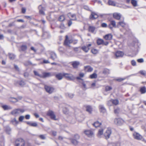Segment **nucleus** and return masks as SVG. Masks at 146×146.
Returning <instances> with one entry per match:
<instances>
[{"label": "nucleus", "instance_id": "obj_12", "mask_svg": "<svg viewBox=\"0 0 146 146\" xmlns=\"http://www.w3.org/2000/svg\"><path fill=\"white\" fill-rule=\"evenodd\" d=\"M108 27L111 30H112L113 27H116V22L114 21H111L110 22V23L108 26Z\"/></svg>", "mask_w": 146, "mask_h": 146}, {"label": "nucleus", "instance_id": "obj_33", "mask_svg": "<svg viewBox=\"0 0 146 146\" xmlns=\"http://www.w3.org/2000/svg\"><path fill=\"white\" fill-rule=\"evenodd\" d=\"M79 64L80 63L78 61H75L73 62L72 65L74 68H76L78 67Z\"/></svg>", "mask_w": 146, "mask_h": 146}, {"label": "nucleus", "instance_id": "obj_43", "mask_svg": "<svg viewBox=\"0 0 146 146\" xmlns=\"http://www.w3.org/2000/svg\"><path fill=\"white\" fill-rule=\"evenodd\" d=\"M5 129L7 133L8 134H9L10 133L11 130L9 127H6Z\"/></svg>", "mask_w": 146, "mask_h": 146}, {"label": "nucleus", "instance_id": "obj_23", "mask_svg": "<svg viewBox=\"0 0 146 146\" xmlns=\"http://www.w3.org/2000/svg\"><path fill=\"white\" fill-rule=\"evenodd\" d=\"M63 76V73H59L56 75V78L59 80H62Z\"/></svg>", "mask_w": 146, "mask_h": 146}, {"label": "nucleus", "instance_id": "obj_48", "mask_svg": "<svg viewBox=\"0 0 146 146\" xmlns=\"http://www.w3.org/2000/svg\"><path fill=\"white\" fill-rule=\"evenodd\" d=\"M112 89V88L108 86H106L105 88V90L106 91H108Z\"/></svg>", "mask_w": 146, "mask_h": 146}, {"label": "nucleus", "instance_id": "obj_27", "mask_svg": "<svg viewBox=\"0 0 146 146\" xmlns=\"http://www.w3.org/2000/svg\"><path fill=\"white\" fill-rule=\"evenodd\" d=\"M65 95L67 98H73L74 94L73 93L68 92L65 94Z\"/></svg>", "mask_w": 146, "mask_h": 146}, {"label": "nucleus", "instance_id": "obj_13", "mask_svg": "<svg viewBox=\"0 0 146 146\" xmlns=\"http://www.w3.org/2000/svg\"><path fill=\"white\" fill-rule=\"evenodd\" d=\"M86 45L87 46H83L82 48V50L86 52H88L89 50L90 49L89 47L92 46V44L89 43L88 44H87Z\"/></svg>", "mask_w": 146, "mask_h": 146}, {"label": "nucleus", "instance_id": "obj_63", "mask_svg": "<svg viewBox=\"0 0 146 146\" xmlns=\"http://www.w3.org/2000/svg\"><path fill=\"white\" fill-rule=\"evenodd\" d=\"M84 74L83 73H80L79 74V76L80 77L82 78L84 77Z\"/></svg>", "mask_w": 146, "mask_h": 146}, {"label": "nucleus", "instance_id": "obj_42", "mask_svg": "<svg viewBox=\"0 0 146 146\" xmlns=\"http://www.w3.org/2000/svg\"><path fill=\"white\" fill-rule=\"evenodd\" d=\"M81 84H82L83 88L84 89H86L87 88L86 87V84L85 82H84L83 80H82Z\"/></svg>", "mask_w": 146, "mask_h": 146}, {"label": "nucleus", "instance_id": "obj_45", "mask_svg": "<svg viewBox=\"0 0 146 146\" xmlns=\"http://www.w3.org/2000/svg\"><path fill=\"white\" fill-rule=\"evenodd\" d=\"M38 137L41 139H46L45 135H38Z\"/></svg>", "mask_w": 146, "mask_h": 146}, {"label": "nucleus", "instance_id": "obj_15", "mask_svg": "<svg viewBox=\"0 0 146 146\" xmlns=\"http://www.w3.org/2000/svg\"><path fill=\"white\" fill-rule=\"evenodd\" d=\"M68 37L66 35V39L64 41V44L65 45L69 46V44L72 42L73 40L72 39L68 40Z\"/></svg>", "mask_w": 146, "mask_h": 146}, {"label": "nucleus", "instance_id": "obj_39", "mask_svg": "<svg viewBox=\"0 0 146 146\" xmlns=\"http://www.w3.org/2000/svg\"><path fill=\"white\" fill-rule=\"evenodd\" d=\"M97 77V74L95 73H94L92 74L91 75L90 77L91 79H94L96 78Z\"/></svg>", "mask_w": 146, "mask_h": 146}, {"label": "nucleus", "instance_id": "obj_64", "mask_svg": "<svg viewBox=\"0 0 146 146\" xmlns=\"http://www.w3.org/2000/svg\"><path fill=\"white\" fill-rule=\"evenodd\" d=\"M25 146H31V144L29 143H26Z\"/></svg>", "mask_w": 146, "mask_h": 146}, {"label": "nucleus", "instance_id": "obj_17", "mask_svg": "<svg viewBox=\"0 0 146 146\" xmlns=\"http://www.w3.org/2000/svg\"><path fill=\"white\" fill-rule=\"evenodd\" d=\"M38 9L39 10V13L40 14L44 15V11L45 10V8L42 7L41 5H40L38 6Z\"/></svg>", "mask_w": 146, "mask_h": 146}, {"label": "nucleus", "instance_id": "obj_53", "mask_svg": "<svg viewBox=\"0 0 146 146\" xmlns=\"http://www.w3.org/2000/svg\"><path fill=\"white\" fill-rule=\"evenodd\" d=\"M101 26L105 28L107 27V25L106 23H103L101 24Z\"/></svg>", "mask_w": 146, "mask_h": 146}, {"label": "nucleus", "instance_id": "obj_34", "mask_svg": "<svg viewBox=\"0 0 146 146\" xmlns=\"http://www.w3.org/2000/svg\"><path fill=\"white\" fill-rule=\"evenodd\" d=\"M93 125L96 127H99L101 125V123H100L98 121H96L93 124Z\"/></svg>", "mask_w": 146, "mask_h": 146}, {"label": "nucleus", "instance_id": "obj_25", "mask_svg": "<svg viewBox=\"0 0 146 146\" xmlns=\"http://www.w3.org/2000/svg\"><path fill=\"white\" fill-rule=\"evenodd\" d=\"M42 77L41 78H46L49 77L51 76V74L50 72H44L43 73Z\"/></svg>", "mask_w": 146, "mask_h": 146}, {"label": "nucleus", "instance_id": "obj_56", "mask_svg": "<svg viewBox=\"0 0 146 146\" xmlns=\"http://www.w3.org/2000/svg\"><path fill=\"white\" fill-rule=\"evenodd\" d=\"M126 78H119V79H117V80L118 81H119V82H121V81L125 79Z\"/></svg>", "mask_w": 146, "mask_h": 146}, {"label": "nucleus", "instance_id": "obj_38", "mask_svg": "<svg viewBox=\"0 0 146 146\" xmlns=\"http://www.w3.org/2000/svg\"><path fill=\"white\" fill-rule=\"evenodd\" d=\"M140 91L142 94L145 93L146 92V89L145 87H143L140 88Z\"/></svg>", "mask_w": 146, "mask_h": 146}, {"label": "nucleus", "instance_id": "obj_19", "mask_svg": "<svg viewBox=\"0 0 146 146\" xmlns=\"http://www.w3.org/2000/svg\"><path fill=\"white\" fill-rule=\"evenodd\" d=\"M104 129L105 127H102L99 129L97 135L98 137H101V135H103V130Z\"/></svg>", "mask_w": 146, "mask_h": 146}, {"label": "nucleus", "instance_id": "obj_30", "mask_svg": "<svg viewBox=\"0 0 146 146\" xmlns=\"http://www.w3.org/2000/svg\"><path fill=\"white\" fill-rule=\"evenodd\" d=\"M108 3L109 5L113 6H115L116 5V3L115 2L111 0H108Z\"/></svg>", "mask_w": 146, "mask_h": 146}, {"label": "nucleus", "instance_id": "obj_37", "mask_svg": "<svg viewBox=\"0 0 146 146\" xmlns=\"http://www.w3.org/2000/svg\"><path fill=\"white\" fill-rule=\"evenodd\" d=\"M131 2L133 6L135 7L137 6V1L135 0H131Z\"/></svg>", "mask_w": 146, "mask_h": 146}, {"label": "nucleus", "instance_id": "obj_61", "mask_svg": "<svg viewBox=\"0 0 146 146\" xmlns=\"http://www.w3.org/2000/svg\"><path fill=\"white\" fill-rule=\"evenodd\" d=\"M43 63L45 64H47L50 63V62L48 60H44L43 61Z\"/></svg>", "mask_w": 146, "mask_h": 146}, {"label": "nucleus", "instance_id": "obj_20", "mask_svg": "<svg viewBox=\"0 0 146 146\" xmlns=\"http://www.w3.org/2000/svg\"><path fill=\"white\" fill-rule=\"evenodd\" d=\"M113 16L114 18L119 20L121 18V15L119 13H115L113 14Z\"/></svg>", "mask_w": 146, "mask_h": 146}, {"label": "nucleus", "instance_id": "obj_62", "mask_svg": "<svg viewBox=\"0 0 146 146\" xmlns=\"http://www.w3.org/2000/svg\"><path fill=\"white\" fill-rule=\"evenodd\" d=\"M25 118L27 119H29L30 118V116L29 115H27L25 116Z\"/></svg>", "mask_w": 146, "mask_h": 146}, {"label": "nucleus", "instance_id": "obj_4", "mask_svg": "<svg viewBox=\"0 0 146 146\" xmlns=\"http://www.w3.org/2000/svg\"><path fill=\"white\" fill-rule=\"evenodd\" d=\"M111 133V129L110 128H108L104 134V135L107 139L109 138Z\"/></svg>", "mask_w": 146, "mask_h": 146}, {"label": "nucleus", "instance_id": "obj_3", "mask_svg": "<svg viewBox=\"0 0 146 146\" xmlns=\"http://www.w3.org/2000/svg\"><path fill=\"white\" fill-rule=\"evenodd\" d=\"M84 134L88 137H92L94 135V134L93 131L91 130H86L84 131Z\"/></svg>", "mask_w": 146, "mask_h": 146}, {"label": "nucleus", "instance_id": "obj_1", "mask_svg": "<svg viewBox=\"0 0 146 146\" xmlns=\"http://www.w3.org/2000/svg\"><path fill=\"white\" fill-rule=\"evenodd\" d=\"M23 109H17L13 110L10 113V114L14 116H16L20 114V113H23L25 111Z\"/></svg>", "mask_w": 146, "mask_h": 146}, {"label": "nucleus", "instance_id": "obj_11", "mask_svg": "<svg viewBox=\"0 0 146 146\" xmlns=\"http://www.w3.org/2000/svg\"><path fill=\"white\" fill-rule=\"evenodd\" d=\"M114 122L115 124L117 125H120L123 123V121L120 118H116L114 120Z\"/></svg>", "mask_w": 146, "mask_h": 146}, {"label": "nucleus", "instance_id": "obj_5", "mask_svg": "<svg viewBox=\"0 0 146 146\" xmlns=\"http://www.w3.org/2000/svg\"><path fill=\"white\" fill-rule=\"evenodd\" d=\"M44 88L46 92L49 94L52 93L54 90V88L50 86L46 85Z\"/></svg>", "mask_w": 146, "mask_h": 146}, {"label": "nucleus", "instance_id": "obj_18", "mask_svg": "<svg viewBox=\"0 0 146 146\" xmlns=\"http://www.w3.org/2000/svg\"><path fill=\"white\" fill-rule=\"evenodd\" d=\"M100 111L101 113H105L106 112V110L103 105H100L99 106Z\"/></svg>", "mask_w": 146, "mask_h": 146}, {"label": "nucleus", "instance_id": "obj_2", "mask_svg": "<svg viewBox=\"0 0 146 146\" xmlns=\"http://www.w3.org/2000/svg\"><path fill=\"white\" fill-rule=\"evenodd\" d=\"M16 146H25L26 143L25 141L22 138H18L15 141Z\"/></svg>", "mask_w": 146, "mask_h": 146}, {"label": "nucleus", "instance_id": "obj_50", "mask_svg": "<svg viewBox=\"0 0 146 146\" xmlns=\"http://www.w3.org/2000/svg\"><path fill=\"white\" fill-rule=\"evenodd\" d=\"M114 113L117 114L119 113V108H117L115 109L114 110Z\"/></svg>", "mask_w": 146, "mask_h": 146}, {"label": "nucleus", "instance_id": "obj_54", "mask_svg": "<svg viewBox=\"0 0 146 146\" xmlns=\"http://www.w3.org/2000/svg\"><path fill=\"white\" fill-rule=\"evenodd\" d=\"M140 73L141 74L143 75H145L146 74L145 71L143 70H141L140 71Z\"/></svg>", "mask_w": 146, "mask_h": 146}, {"label": "nucleus", "instance_id": "obj_24", "mask_svg": "<svg viewBox=\"0 0 146 146\" xmlns=\"http://www.w3.org/2000/svg\"><path fill=\"white\" fill-rule=\"evenodd\" d=\"M84 70L85 71L90 72L93 70V68L90 66H88L84 67Z\"/></svg>", "mask_w": 146, "mask_h": 146}, {"label": "nucleus", "instance_id": "obj_7", "mask_svg": "<svg viewBox=\"0 0 146 146\" xmlns=\"http://www.w3.org/2000/svg\"><path fill=\"white\" fill-rule=\"evenodd\" d=\"M119 103V102L117 100H111L108 102L107 104L109 106H111L112 104L116 105L118 104Z\"/></svg>", "mask_w": 146, "mask_h": 146}, {"label": "nucleus", "instance_id": "obj_32", "mask_svg": "<svg viewBox=\"0 0 146 146\" xmlns=\"http://www.w3.org/2000/svg\"><path fill=\"white\" fill-rule=\"evenodd\" d=\"M86 111L89 113H91L92 111V108L91 106H87L86 107Z\"/></svg>", "mask_w": 146, "mask_h": 146}, {"label": "nucleus", "instance_id": "obj_46", "mask_svg": "<svg viewBox=\"0 0 146 146\" xmlns=\"http://www.w3.org/2000/svg\"><path fill=\"white\" fill-rule=\"evenodd\" d=\"M65 19V17L63 15L60 16L59 18V20L60 21H63Z\"/></svg>", "mask_w": 146, "mask_h": 146}, {"label": "nucleus", "instance_id": "obj_55", "mask_svg": "<svg viewBox=\"0 0 146 146\" xmlns=\"http://www.w3.org/2000/svg\"><path fill=\"white\" fill-rule=\"evenodd\" d=\"M131 63L132 65L135 66L136 65V62L134 60H132L131 61Z\"/></svg>", "mask_w": 146, "mask_h": 146}, {"label": "nucleus", "instance_id": "obj_16", "mask_svg": "<svg viewBox=\"0 0 146 146\" xmlns=\"http://www.w3.org/2000/svg\"><path fill=\"white\" fill-rule=\"evenodd\" d=\"M68 16L71 20H76L77 19L75 14L69 13L67 14Z\"/></svg>", "mask_w": 146, "mask_h": 146}, {"label": "nucleus", "instance_id": "obj_40", "mask_svg": "<svg viewBox=\"0 0 146 146\" xmlns=\"http://www.w3.org/2000/svg\"><path fill=\"white\" fill-rule=\"evenodd\" d=\"M9 57L11 60H13L14 59L15 56L13 54L9 53Z\"/></svg>", "mask_w": 146, "mask_h": 146}, {"label": "nucleus", "instance_id": "obj_21", "mask_svg": "<svg viewBox=\"0 0 146 146\" xmlns=\"http://www.w3.org/2000/svg\"><path fill=\"white\" fill-rule=\"evenodd\" d=\"M50 58L53 60H54L57 58V56L55 53L53 52H50Z\"/></svg>", "mask_w": 146, "mask_h": 146}, {"label": "nucleus", "instance_id": "obj_52", "mask_svg": "<svg viewBox=\"0 0 146 146\" xmlns=\"http://www.w3.org/2000/svg\"><path fill=\"white\" fill-rule=\"evenodd\" d=\"M24 118L23 116H21L19 118V120L20 121H22Z\"/></svg>", "mask_w": 146, "mask_h": 146}, {"label": "nucleus", "instance_id": "obj_31", "mask_svg": "<svg viewBox=\"0 0 146 146\" xmlns=\"http://www.w3.org/2000/svg\"><path fill=\"white\" fill-rule=\"evenodd\" d=\"M9 101L13 102H16L18 101V100L16 98L11 97L9 99Z\"/></svg>", "mask_w": 146, "mask_h": 146}, {"label": "nucleus", "instance_id": "obj_8", "mask_svg": "<svg viewBox=\"0 0 146 146\" xmlns=\"http://www.w3.org/2000/svg\"><path fill=\"white\" fill-rule=\"evenodd\" d=\"M133 136L134 139L138 140H141L142 138V137L141 135L136 132L133 133Z\"/></svg>", "mask_w": 146, "mask_h": 146}, {"label": "nucleus", "instance_id": "obj_59", "mask_svg": "<svg viewBox=\"0 0 146 146\" xmlns=\"http://www.w3.org/2000/svg\"><path fill=\"white\" fill-rule=\"evenodd\" d=\"M74 137L76 139H79V136L78 134H76L74 135Z\"/></svg>", "mask_w": 146, "mask_h": 146}, {"label": "nucleus", "instance_id": "obj_60", "mask_svg": "<svg viewBox=\"0 0 146 146\" xmlns=\"http://www.w3.org/2000/svg\"><path fill=\"white\" fill-rule=\"evenodd\" d=\"M72 24V22L71 20H70L68 21V26L69 27Z\"/></svg>", "mask_w": 146, "mask_h": 146}, {"label": "nucleus", "instance_id": "obj_6", "mask_svg": "<svg viewBox=\"0 0 146 146\" xmlns=\"http://www.w3.org/2000/svg\"><path fill=\"white\" fill-rule=\"evenodd\" d=\"M63 76L68 80H72L74 78L73 75L70 74L63 73Z\"/></svg>", "mask_w": 146, "mask_h": 146}, {"label": "nucleus", "instance_id": "obj_14", "mask_svg": "<svg viewBox=\"0 0 146 146\" xmlns=\"http://www.w3.org/2000/svg\"><path fill=\"white\" fill-rule=\"evenodd\" d=\"M114 54L116 58H118L123 57L124 55V53L122 51H118L116 52Z\"/></svg>", "mask_w": 146, "mask_h": 146}, {"label": "nucleus", "instance_id": "obj_49", "mask_svg": "<svg viewBox=\"0 0 146 146\" xmlns=\"http://www.w3.org/2000/svg\"><path fill=\"white\" fill-rule=\"evenodd\" d=\"M34 73L36 76H38L41 78L42 77V75L39 74L37 72L35 71H34Z\"/></svg>", "mask_w": 146, "mask_h": 146}, {"label": "nucleus", "instance_id": "obj_10", "mask_svg": "<svg viewBox=\"0 0 146 146\" xmlns=\"http://www.w3.org/2000/svg\"><path fill=\"white\" fill-rule=\"evenodd\" d=\"M48 115L50 116L51 119L54 120H57L56 116L54 112L52 111H49L48 113Z\"/></svg>", "mask_w": 146, "mask_h": 146}, {"label": "nucleus", "instance_id": "obj_29", "mask_svg": "<svg viewBox=\"0 0 146 146\" xmlns=\"http://www.w3.org/2000/svg\"><path fill=\"white\" fill-rule=\"evenodd\" d=\"M96 27L93 26H89L88 28L89 31L92 33H93L96 29Z\"/></svg>", "mask_w": 146, "mask_h": 146}, {"label": "nucleus", "instance_id": "obj_57", "mask_svg": "<svg viewBox=\"0 0 146 146\" xmlns=\"http://www.w3.org/2000/svg\"><path fill=\"white\" fill-rule=\"evenodd\" d=\"M37 125V124L36 123H32L31 126L33 127H35Z\"/></svg>", "mask_w": 146, "mask_h": 146}, {"label": "nucleus", "instance_id": "obj_41", "mask_svg": "<svg viewBox=\"0 0 146 146\" xmlns=\"http://www.w3.org/2000/svg\"><path fill=\"white\" fill-rule=\"evenodd\" d=\"M97 42L98 45H100L103 43L104 41L102 39H99L97 40Z\"/></svg>", "mask_w": 146, "mask_h": 146}, {"label": "nucleus", "instance_id": "obj_35", "mask_svg": "<svg viewBox=\"0 0 146 146\" xmlns=\"http://www.w3.org/2000/svg\"><path fill=\"white\" fill-rule=\"evenodd\" d=\"M11 122L14 125H16L19 123V121L16 120L15 118L12 119L11 121Z\"/></svg>", "mask_w": 146, "mask_h": 146}, {"label": "nucleus", "instance_id": "obj_22", "mask_svg": "<svg viewBox=\"0 0 146 146\" xmlns=\"http://www.w3.org/2000/svg\"><path fill=\"white\" fill-rule=\"evenodd\" d=\"M98 17V15L97 14L94 12H92L90 18L92 19H94L97 18Z\"/></svg>", "mask_w": 146, "mask_h": 146}, {"label": "nucleus", "instance_id": "obj_51", "mask_svg": "<svg viewBox=\"0 0 146 146\" xmlns=\"http://www.w3.org/2000/svg\"><path fill=\"white\" fill-rule=\"evenodd\" d=\"M27 49V46L26 45H23L21 47V49L23 51H25Z\"/></svg>", "mask_w": 146, "mask_h": 146}, {"label": "nucleus", "instance_id": "obj_28", "mask_svg": "<svg viewBox=\"0 0 146 146\" xmlns=\"http://www.w3.org/2000/svg\"><path fill=\"white\" fill-rule=\"evenodd\" d=\"M2 107L5 110H10L12 109L11 106L6 105H3Z\"/></svg>", "mask_w": 146, "mask_h": 146}, {"label": "nucleus", "instance_id": "obj_58", "mask_svg": "<svg viewBox=\"0 0 146 146\" xmlns=\"http://www.w3.org/2000/svg\"><path fill=\"white\" fill-rule=\"evenodd\" d=\"M137 61L138 62L141 63L143 62V58H140L138 59Z\"/></svg>", "mask_w": 146, "mask_h": 146}, {"label": "nucleus", "instance_id": "obj_47", "mask_svg": "<svg viewBox=\"0 0 146 146\" xmlns=\"http://www.w3.org/2000/svg\"><path fill=\"white\" fill-rule=\"evenodd\" d=\"M91 52L93 54H96L98 53V51L96 49H93L91 50Z\"/></svg>", "mask_w": 146, "mask_h": 146}, {"label": "nucleus", "instance_id": "obj_9", "mask_svg": "<svg viewBox=\"0 0 146 146\" xmlns=\"http://www.w3.org/2000/svg\"><path fill=\"white\" fill-rule=\"evenodd\" d=\"M15 84L16 86L19 85L21 87H23L25 85V83L23 80H20L19 81H15Z\"/></svg>", "mask_w": 146, "mask_h": 146}, {"label": "nucleus", "instance_id": "obj_36", "mask_svg": "<svg viewBox=\"0 0 146 146\" xmlns=\"http://www.w3.org/2000/svg\"><path fill=\"white\" fill-rule=\"evenodd\" d=\"M70 140L71 142L74 145H76L78 143V141L76 139L70 138Z\"/></svg>", "mask_w": 146, "mask_h": 146}, {"label": "nucleus", "instance_id": "obj_26", "mask_svg": "<svg viewBox=\"0 0 146 146\" xmlns=\"http://www.w3.org/2000/svg\"><path fill=\"white\" fill-rule=\"evenodd\" d=\"M104 38L106 40H110L112 39V35L110 34H108L104 36Z\"/></svg>", "mask_w": 146, "mask_h": 146}, {"label": "nucleus", "instance_id": "obj_44", "mask_svg": "<svg viewBox=\"0 0 146 146\" xmlns=\"http://www.w3.org/2000/svg\"><path fill=\"white\" fill-rule=\"evenodd\" d=\"M118 24L123 27H124L126 25L123 21L119 22L118 23Z\"/></svg>", "mask_w": 146, "mask_h": 146}]
</instances>
